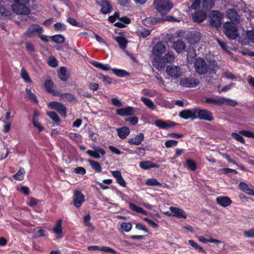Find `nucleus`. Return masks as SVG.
Listing matches in <instances>:
<instances>
[{
    "instance_id": "37",
    "label": "nucleus",
    "mask_w": 254,
    "mask_h": 254,
    "mask_svg": "<svg viewBox=\"0 0 254 254\" xmlns=\"http://www.w3.org/2000/svg\"><path fill=\"white\" fill-rule=\"evenodd\" d=\"M205 102L208 103H211L214 105H221V97L216 98H205Z\"/></svg>"
},
{
    "instance_id": "4",
    "label": "nucleus",
    "mask_w": 254,
    "mask_h": 254,
    "mask_svg": "<svg viewBox=\"0 0 254 254\" xmlns=\"http://www.w3.org/2000/svg\"><path fill=\"white\" fill-rule=\"evenodd\" d=\"M224 32L230 39H235L238 36V29L233 22H226L224 24Z\"/></svg>"
},
{
    "instance_id": "43",
    "label": "nucleus",
    "mask_w": 254,
    "mask_h": 254,
    "mask_svg": "<svg viewBox=\"0 0 254 254\" xmlns=\"http://www.w3.org/2000/svg\"><path fill=\"white\" fill-rule=\"evenodd\" d=\"M186 164L187 167L190 170L194 171L196 169V163L192 159H188L186 160Z\"/></svg>"
},
{
    "instance_id": "20",
    "label": "nucleus",
    "mask_w": 254,
    "mask_h": 254,
    "mask_svg": "<svg viewBox=\"0 0 254 254\" xmlns=\"http://www.w3.org/2000/svg\"><path fill=\"white\" fill-rule=\"evenodd\" d=\"M192 18L194 21L201 22L206 18V14L202 10L197 11L192 14Z\"/></svg>"
},
{
    "instance_id": "57",
    "label": "nucleus",
    "mask_w": 254,
    "mask_h": 254,
    "mask_svg": "<svg viewBox=\"0 0 254 254\" xmlns=\"http://www.w3.org/2000/svg\"><path fill=\"white\" fill-rule=\"evenodd\" d=\"M143 220L145 222H147L148 225L151 226L152 227H153L154 229H156L158 227V225L156 224L155 222H154L153 220L149 219L147 217H144L143 218Z\"/></svg>"
},
{
    "instance_id": "2",
    "label": "nucleus",
    "mask_w": 254,
    "mask_h": 254,
    "mask_svg": "<svg viewBox=\"0 0 254 254\" xmlns=\"http://www.w3.org/2000/svg\"><path fill=\"white\" fill-rule=\"evenodd\" d=\"M195 71L199 75L209 73H215L218 69L217 63L215 61H210L207 64L202 58H197L194 63Z\"/></svg>"
},
{
    "instance_id": "5",
    "label": "nucleus",
    "mask_w": 254,
    "mask_h": 254,
    "mask_svg": "<svg viewBox=\"0 0 254 254\" xmlns=\"http://www.w3.org/2000/svg\"><path fill=\"white\" fill-rule=\"evenodd\" d=\"M166 72L172 78H178L184 73L182 68L177 65H168L166 67Z\"/></svg>"
},
{
    "instance_id": "48",
    "label": "nucleus",
    "mask_w": 254,
    "mask_h": 254,
    "mask_svg": "<svg viewBox=\"0 0 254 254\" xmlns=\"http://www.w3.org/2000/svg\"><path fill=\"white\" fill-rule=\"evenodd\" d=\"M52 40L57 43H63L64 41V38L61 35H56L51 37Z\"/></svg>"
},
{
    "instance_id": "54",
    "label": "nucleus",
    "mask_w": 254,
    "mask_h": 254,
    "mask_svg": "<svg viewBox=\"0 0 254 254\" xmlns=\"http://www.w3.org/2000/svg\"><path fill=\"white\" fill-rule=\"evenodd\" d=\"M240 133L245 136L254 138V132L248 130H240Z\"/></svg>"
},
{
    "instance_id": "42",
    "label": "nucleus",
    "mask_w": 254,
    "mask_h": 254,
    "mask_svg": "<svg viewBox=\"0 0 254 254\" xmlns=\"http://www.w3.org/2000/svg\"><path fill=\"white\" fill-rule=\"evenodd\" d=\"M218 172L219 174H224L225 175H228L230 173H233L235 175L237 174L238 173V172L236 170L230 169V168H228L220 169L218 170Z\"/></svg>"
},
{
    "instance_id": "49",
    "label": "nucleus",
    "mask_w": 254,
    "mask_h": 254,
    "mask_svg": "<svg viewBox=\"0 0 254 254\" xmlns=\"http://www.w3.org/2000/svg\"><path fill=\"white\" fill-rule=\"evenodd\" d=\"M242 135L241 134L240 132L239 133L236 132H232L231 134L232 137L235 139L236 141L241 143H245V140Z\"/></svg>"
},
{
    "instance_id": "1",
    "label": "nucleus",
    "mask_w": 254,
    "mask_h": 254,
    "mask_svg": "<svg viewBox=\"0 0 254 254\" xmlns=\"http://www.w3.org/2000/svg\"><path fill=\"white\" fill-rule=\"evenodd\" d=\"M166 51L167 47L162 42H157L152 48V54L153 56L152 64L158 70H161L164 68L163 55L166 53Z\"/></svg>"
},
{
    "instance_id": "21",
    "label": "nucleus",
    "mask_w": 254,
    "mask_h": 254,
    "mask_svg": "<svg viewBox=\"0 0 254 254\" xmlns=\"http://www.w3.org/2000/svg\"><path fill=\"white\" fill-rule=\"evenodd\" d=\"M101 11L104 14L110 12L112 10V6L108 0H102L101 1Z\"/></svg>"
},
{
    "instance_id": "7",
    "label": "nucleus",
    "mask_w": 254,
    "mask_h": 254,
    "mask_svg": "<svg viewBox=\"0 0 254 254\" xmlns=\"http://www.w3.org/2000/svg\"><path fill=\"white\" fill-rule=\"evenodd\" d=\"M196 119L211 121L213 120L212 113L205 109L196 108Z\"/></svg>"
},
{
    "instance_id": "31",
    "label": "nucleus",
    "mask_w": 254,
    "mask_h": 254,
    "mask_svg": "<svg viewBox=\"0 0 254 254\" xmlns=\"http://www.w3.org/2000/svg\"><path fill=\"white\" fill-rule=\"evenodd\" d=\"M92 65H93L95 67L104 71H107L111 69V67L109 64H103L102 63H99L97 62H94L92 63Z\"/></svg>"
},
{
    "instance_id": "26",
    "label": "nucleus",
    "mask_w": 254,
    "mask_h": 254,
    "mask_svg": "<svg viewBox=\"0 0 254 254\" xmlns=\"http://www.w3.org/2000/svg\"><path fill=\"white\" fill-rule=\"evenodd\" d=\"M221 105L234 107L238 105V102L236 100L228 98L221 97Z\"/></svg>"
},
{
    "instance_id": "38",
    "label": "nucleus",
    "mask_w": 254,
    "mask_h": 254,
    "mask_svg": "<svg viewBox=\"0 0 254 254\" xmlns=\"http://www.w3.org/2000/svg\"><path fill=\"white\" fill-rule=\"evenodd\" d=\"M112 70L116 75L119 77H124L128 75V72L124 69L112 68Z\"/></svg>"
},
{
    "instance_id": "44",
    "label": "nucleus",
    "mask_w": 254,
    "mask_h": 254,
    "mask_svg": "<svg viewBox=\"0 0 254 254\" xmlns=\"http://www.w3.org/2000/svg\"><path fill=\"white\" fill-rule=\"evenodd\" d=\"M145 184L148 186H161V184L155 178L147 179Z\"/></svg>"
},
{
    "instance_id": "35",
    "label": "nucleus",
    "mask_w": 254,
    "mask_h": 254,
    "mask_svg": "<svg viewBox=\"0 0 254 254\" xmlns=\"http://www.w3.org/2000/svg\"><path fill=\"white\" fill-rule=\"evenodd\" d=\"M202 6L205 10H209L213 6L212 0H202Z\"/></svg>"
},
{
    "instance_id": "22",
    "label": "nucleus",
    "mask_w": 254,
    "mask_h": 254,
    "mask_svg": "<svg viewBox=\"0 0 254 254\" xmlns=\"http://www.w3.org/2000/svg\"><path fill=\"white\" fill-rule=\"evenodd\" d=\"M239 186L240 189L247 194L254 196V190L250 188L245 183L241 182Z\"/></svg>"
},
{
    "instance_id": "45",
    "label": "nucleus",
    "mask_w": 254,
    "mask_h": 254,
    "mask_svg": "<svg viewBox=\"0 0 254 254\" xmlns=\"http://www.w3.org/2000/svg\"><path fill=\"white\" fill-rule=\"evenodd\" d=\"M227 15L231 20H236L237 19V13L234 9H229L227 12Z\"/></svg>"
},
{
    "instance_id": "62",
    "label": "nucleus",
    "mask_w": 254,
    "mask_h": 254,
    "mask_svg": "<svg viewBox=\"0 0 254 254\" xmlns=\"http://www.w3.org/2000/svg\"><path fill=\"white\" fill-rule=\"evenodd\" d=\"M135 228L136 229L139 230H142L146 233H148L149 232L147 227L143 225L142 223H138L136 224Z\"/></svg>"
},
{
    "instance_id": "39",
    "label": "nucleus",
    "mask_w": 254,
    "mask_h": 254,
    "mask_svg": "<svg viewBox=\"0 0 254 254\" xmlns=\"http://www.w3.org/2000/svg\"><path fill=\"white\" fill-rule=\"evenodd\" d=\"M144 138V135L142 133H139L136 135L134 137L130 139L129 143H141Z\"/></svg>"
},
{
    "instance_id": "50",
    "label": "nucleus",
    "mask_w": 254,
    "mask_h": 254,
    "mask_svg": "<svg viewBox=\"0 0 254 254\" xmlns=\"http://www.w3.org/2000/svg\"><path fill=\"white\" fill-rule=\"evenodd\" d=\"M91 216L89 214L85 215L83 217V223L86 227H92V224L90 222Z\"/></svg>"
},
{
    "instance_id": "6",
    "label": "nucleus",
    "mask_w": 254,
    "mask_h": 254,
    "mask_svg": "<svg viewBox=\"0 0 254 254\" xmlns=\"http://www.w3.org/2000/svg\"><path fill=\"white\" fill-rule=\"evenodd\" d=\"M199 83L198 79L193 77H189L181 78L179 84L180 86L184 87L194 88L199 85Z\"/></svg>"
},
{
    "instance_id": "13",
    "label": "nucleus",
    "mask_w": 254,
    "mask_h": 254,
    "mask_svg": "<svg viewBox=\"0 0 254 254\" xmlns=\"http://www.w3.org/2000/svg\"><path fill=\"white\" fill-rule=\"evenodd\" d=\"M85 197L79 190H76L74 192L73 195V203L74 205L78 208L82 203L84 201Z\"/></svg>"
},
{
    "instance_id": "58",
    "label": "nucleus",
    "mask_w": 254,
    "mask_h": 254,
    "mask_svg": "<svg viewBox=\"0 0 254 254\" xmlns=\"http://www.w3.org/2000/svg\"><path fill=\"white\" fill-rule=\"evenodd\" d=\"M193 37H194V40L192 39V37H190L189 40V42L191 44H195V43L199 42V41L200 40V35H199V33H197L196 34H194L193 35Z\"/></svg>"
},
{
    "instance_id": "60",
    "label": "nucleus",
    "mask_w": 254,
    "mask_h": 254,
    "mask_svg": "<svg viewBox=\"0 0 254 254\" xmlns=\"http://www.w3.org/2000/svg\"><path fill=\"white\" fill-rule=\"evenodd\" d=\"M244 235L248 238H254V228H252L244 232Z\"/></svg>"
},
{
    "instance_id": "16",
    "label": "nucleus",
    "mask_w": 254,
    "mask_h": 254,
    "mask_svg": "<svg viewBox=\"0 0 254 254\" xmlns=\"http://www.w3.org/2000/svg\"><path fill=\"white\" fill-rule=\"evenodd\" d=\"M87 249L89 251H97L100 250L107 253H110L113 254H117L116 252L114 249L106 246H90L87 247Z\"/></svg>"
},
{
    "instance_id": "3",
    "label": "nucleus",
    "mask_w": 254,
    "mask_h": 254,
    "mask_svg": "<svg viewBox=\"0 0 254 254\" xmlns=\"http://www.w3.org/2000/svg\"><path fill=\"white\" fill-rule=\"evenodd\" d=\"M154 4L155 9L162 15L167 14L173 7L169 0H155Z\"/></svg>"
},
{
    "instance_id": "27",
    "label": "nucleus",
    "mask_w": 254,
    "mask_h": 254,
    "mask_svg": "<svg viewBox=\"0 0 254 254\" xmlns=\"http://www.w3.org/2000/svg\"><path fill=\"white\" fill-rule=\"evenodd\" d=\"M163 59L164 62V65L166 63H172L174 62L175 57L173 52H168L164 56H163Z\"/></svg>"
},
{
    "instance_id": "30",
    "label": "nucleus",
    "mask_w": 254,
    "mask_h": 254,
    "mask_svg": "<svg viewBox=\"0 0 254 254\" xmlns=\"http://www.w3.org/2000/svg\"><path fill=\"white\" fill-rule=\"evenodd\" d=\"M62 220L59 219L57 220L56 224L53 228L54 233L57 235H61L63 232L62 229Z\"/></svg>"
},
{
    "instance_id": "17",
    "label": "nucleus",
    "mask_w": 254,
    "mask_h": 254,
    "mask_svg": "<svg viewBox=\"0 0 254 254\" xmlns=\"http://www.w3.org/2000/svg\"><path fill=\"white\" fill-rule=\"evenodd\" d=\"M216 201L217 204L222 207H226L232 203V200L227 196H219L216 198Z\"/></svg>"
},
{
    "instance_id": "18",
    "label": "nucleus",
    "mask_w": 254,
    "mask_h": 254,
    "mask_svg": "<svg viewBox=\"0 0 254 254\" xmlns=\"http://www.w3.org/2000/svg\"><path fill=\"white\" fill-rule=\"evenodd\" d=\"M117 114L121 116H131L134 114V109L128 106L126 108H120L117 110Z\"/></svg>"
},
{
    "instance_id": "28",
    "label": "nucleus",
    "mask_w": 254,
    "mask_h": 254,
    "mask_svg": "<svg viewBox=\"0 0 254 254\" xmlns=\"http://www.w3.org/2000/svg\"><path fill=\"white\" fill-rule=\"evenodd\" d=\"M4 1L0 0V17L1 18H5L8 16H10L11 12L8 10L6 9L5 7L3 6L2 3Z\"/></svg>"
},
{
    "instance_id": "51",
    "label": "nucleus",
    "mask_w": 254,
    "mask_h": 254,
    "mask_svg": "<svg viewBox=\"0 0 254 254\" xmlns=\"http://www.w3.org/2000/svg\"><path fill=\"white\" fill-rule=\"evenodd\" d=\"M121 226V228L127 232H129L132 228V224L130 223L123 222Z\"/></svg>"
},
{
    "instance_id": "15",
    "label": "nucleus",
    "mask_w": 254,
    "mask_h": 254,
    "mask_svg": "<svg viewBox=\"0 0 254 254\" xmlns=\"http://www.w3.org/2000/svg\"><path fill=\"white\" fill-rule=\"evenodd\" d=\"M154 124L157 127L165 129L173 127L176 125L175 123L171 121H164L161 120H156Z\"/></svg>"
},
{
    "instance_id": "61",
    "label": "nucleus",
    "mask_w": 254,
    "mask_h": 254,
    "mask_svg": "<svg viewBox=\"0 0 254 254\" xmlns=\"http://www.w3.org/2000/svg\"><path fill=\"white\" fill-rule=\"evenodd\" d=\"M54 28L56 31H62L65 29V26L61 23H57L54 24Z\"/></svg>"
},
{
    "instance_id": "11",
    "label": "nucleus",
    "mask_w": 254,
    "mask_h": 254,
    "mask_svg": "<svg viewBox=\"0 0 254 254\" xmlns=\"http://www.w3.org/2000/svg\"><path fill=\"white\" fill-rule=\"evenodd\" d=\"M25 4L14 3L12 5L13 11L17 14H28L30 9L25 5Z\"/></svg>"
},
{
    "instance_id": "56",
    "label": "nucleus",
    "mask_w": 254,
    "mask_h": 254,
    "mask_svg": "<svg viewBox=\"0 0 254 254\" xmlns=\"http://www.w3.org/2000/svg\"><path fill=\"white\" fill-rule=\"evenodd\" d=\"M45 86L49 92H51L53 86V82L50 79H47L45 82Z\"/></svg>"
},
{
    "instance_id": "32",
    "label": "nucleus",
    "mask_w": 254,
    "mask_h": 254,
    "mask_svg": "<svg viewBox=\"0 0 254 254\" xmlns=\"http://www.w3.org/2000/svg\"><path fill=\"white\" fill-rule=\"evenodd\" d=\"M59 77L63 81H66L68 78V74L65 67H62L60 70Z\"/></svg>"
},
{
    "instance_id": "47",
    "label": "nucleus",
    "mask_w": 254,
    "mask_h": 254,
    "mask_svg": "<svg viewBox=\"0 0 254 254\" xmlns=\"http://www.w3.org/2000/svg\"><path fill=\"white\" fill-rule=\"evenodd\" d=\"M47 115L56 123H59L61 121L57 114L54 112H47Z\"/></svg>"
},
{
    "instance_id": "12",
    "label": "nucleus",
    "mask_w": 254,
    "mask_h": 254,
    "mask_svg": "<svg viewBox=\"0 0 254 254\" xmlns=\"http://www.w3.org/2000/svg\"><path fill=\"white\" fill-rule=\"evenodd\" d=\"M43 31V29L38 25L32 24L27 29L25 33V35L31 37L34 35L41 34Z\"/></svg>"
},
{
    "instance_id": "36",
    "label": "nucleus",
    "mask_w": 254,
    "mask_h": 254,
    "mask_svg": "<svg viewBox=\"0 0 254 254\" xmlns=\"http://www.w3.org/2000/svg\"><path fill=\"white\" fill-rule=\"evenodd\" d=\"M189 244L196 250H198L199 252L202 253H206L205 250L200 247L197 243H195L193 240H190L188 241Z\"/></svg>"
},
{
    "instance_id": "10",
    "label": "nucleus",
    "mask_w": 254,
    "mask_h": 254,
    "mask_svg": "<svg viewBox=\"0 0 254 254\" xmlns=\"http://www.w3.org/2000/svg\"><path fill=\"white\" fill-rule=\"evenodd\" d=\"M48 106L51 109L56 110L61 116L66 117V109L63 104L58 102H51Z\"/></svg>"
},
{
    "instance_id": "63",
    "label": "nucleus",
    "mask_w": 254,
    "mask_h": 254,
    "mask_svg": "<svg viewBox=\"0 0 254 254\" xmlns=\"http://www.w3.org/2000/svg\"><path fill=\"white\" fill-rule=\"evenodd\" d=\"M126 121L129 122L130 124L135 125L137 123L138 120V118L136 117H131L128 118Z\"/></svg>"
},
{
    "instance_id": "34",
    "label": "nucleus",
    "mask_w": 254,
    "mask_h": 254,
    "mask_svg": "<svg viewBox=\"0 0 254 254\" xmlns=\"http://www.w3.org/2000/svg\"><path fill=\"white\" fill-rule=\"evenodd\" d=\"M116 40L118 43L121 49H124L126 48L127 41L125 37L122 36L117 37L116 38Z\"/></svg>"
},
{
    "instance_id": "9",
    "label": "nucleus",
    "mask_w": 254,
    "mask_h": 254,
    "mask_svg": "<svg viewBox=\"0 0 254 254\" xmlns=\"http://www.w3.org/2000/svg\"><path fill=\"white\" fill-rule=\"evenodd\" d=\"M210 24L214 27H220L222 24V15L218 11H212L210 14Z\"/></svg>"
},
{
    "instance_id": "33",
    "label": "nucleus",
    "mask_w": 254,
    "mask_h": 254,
    "mask_svg": "<svg viewBox=\"0 0 254 254\" xmlns=\"http://www.w3.org/2000/svg\"><path fill=\"white\" fill-rule=\"evenodd\" d=\"M141 100L143 102V103L149 108L154 110L155 108V105L152 100L147 98L142 97L141 98Z\"/></svg>"
},
{
    "instance_id": "29",
    "label": "nucleus",
    "mask_w": 254,
    "mask_h": 254,
    "mask_svg": "<svg viewBox=\"0 0 254 254\" xmlns=\"http://www.w3.org/2000/svg\"><path fill=\"white\" fill-rule=\"evenodd\" d=\"M88 162L91 168L96 172L100 173L102 171V167L99 163L93 160H88Z\"/></svg>"
},
{
    "instance_id": "53",
    "label": "nucleus",
    "mask_w": 254,
    "mask_h": 254,
    "mask_svg": "<svg viewBox=\"0 0 254 254\" xmlns=\"http://www.w3.org/2000/svg\"><path fill=\"white\" fill-rule=\"evenodd\" d=\"M146 150V147H136L134 150H133V153L137 154L139 155H143L145 154V151Z\"/></svg>"
},
{
    "instance_id": "23",
    "label": "nucleus",
    "mask_w": 254,
    "mask_h": 254,
    "mask_svg": "<svg viewBox=\"0 0 254 254\" xmlns=\"http://www.w3.org/2000/svg\"><path fill=\"white\" fill-rule=\"evenodd\" d=\"M139 166L141 169L144 170H148L151 168H158V165L152 163L149 161H141L139 163Z\"/></svg>"
},
{
    "instance_id": "59",
    "label": "nucleus",
    "mask_w": 254,
    "mask_h": 254,
    "mask_svg": "<svg viewBox=\"0 0 254 254\" xmlns=\"http://www.w3.org/2000/svg\"><path fill=\"white\" fill-rule=\"evenodd\" d=\"M74 172L76 174L83 175L86 173V170L84 167H77L75 168Z\"/></svg>"
},
{
    "instance_id": "8",
    "label": "nucleus",
    "mask_w": 254,
    "mask_h": 254,
    "mask_svg": "<svg viewBox=\"0 0 254 254\" xmlns=\"http://www.w3.org/2000/svg\"><path fill=\"white\" fill-rule=\"evenodd\" d=\"M92 148L93 150H88L87 154L94 159H99L101 156H104L106 154V151L103 148L95 146L94 144Z\"/></svg>"
},
{
    "instance_id": "14",
    "label": "nucleus",
    "mask_w": 254,
    "mask_h": 254,
    "mask_svg": "<svg viewBox=\"0 0 254 254\" xmlns=\"http://www.w3.org/2000/svg\"><path fill=\"white\" fill-rule=\"evenodd\" d=\"M196 108L191 110H185L181 111L179 114V116L184 119L187 120L191 119L192 120L196 119Z\"/></svg>"
},
{
    "instance_id": "64",
    "label": "nucleus",
    "mask_w": 254,
    "mask_h": 254,
    "mask_svg": "<svg viewBox=\"0 0 254 254\" xmlns=\"http://www.w3.org/2000/svg\"><path fill=\"white\" fill-rule=\"evenodd\" d=\"M88 87L89 89L93 91H96L99 88V85L96 83H90Z\"/></svg>"
},
{
    "instance_id": "41",
    "label": "nucleus",
    "mask_w": 254,
    "mask_h": 254,
    "mask_svg": "<svg viewBox=\"0 0 254 254\" xmlns=\"http://www.w3.org/2000/svg\"><path fill=\"white\" fill-rule=\"evenodd\" d=\"M25 171L23 168H20L17 173L13 175V178L18 181H22L24 179Z\"/></svg>"
},
{
    "instance_id": "55",
    "label": "nucleus",
    "mask_w": 254,
    "mask_h": 254,
    "mask_svg": "<svg viewBox=\"0 0 254 254\" xmlns=\"http://www.w3.org/2000/svg\"><path fill=\"white\" fill-rule=\"evenodd\" d=\"M129 207L131 210L139 213L142 208V207L138 206L137 205L131 202H130L129 203Z\"/></svg>"
},
{
    "instance_id": "24",
    "label": "nucleus",
    "mask_w": 254,
    "mask_h": 254,
    "mask_svg": "<svg viewBox=\"0 0 254 254\" xmlns=\"http://www.w3.org/2000/svg\"><path fill=\"white\" fill-rule=\"evenodd\" d=\"M173 48L177 53H182L185 49V45L184 42L181 40H178L176 42H174L173 44Z\"/></svg>"
},
{
    "instance_id": "40",
    "label": "nucleus",
    "mask_w": 254,
    "mask_h": 254,
    "mask_svg": "<svg viewBox=\"0 0 254 254\" xmlns=\"http://www.w3.org/2000/svg\"><path fill=\"white\" fill-rule=\"evenodd\" d=\"M26 98H28L29 100H31L32 101L37 103L38 100L36 96L31 92L30 89H26Z\"/></svg>"
},
{
    "instance_id": "25",
    "label": "nucleus",
    "mask_w": 254,
    "mask_h": 254,
    "mask_svg": "<svg viewBox=\"0 0 254 254\" xmlns=\"http://www.w3.org/2000/svg\"><path fill=\"white\" fill-rule=\"evenodd\" d=\"M118 136L121 138H126L129 133V129L127 127H123L117 129Z\"/></svg>"
},
{
    "instance_id": "52",
    "label": "nucleus",
    "mask_w": 254,
    "mask_h": 254,
    "mask_svg": "<svg viewBox=\"0 0 254 254\" xmlns=\"http://www.w3.org/2000/svg\"><path fill=\"white\" fill-rule=\"evenodd\" d=\"M151 31L146 29H142V30L138 31V35L139 37L145 38L150 34Z\"/></svg>"
},
{
    "instance_id": "19",
    "label": "nucleus",
    "mask_w": 254,
    "mask_h": 254,
    "mask_svg": "<svg viewBox=\"0 0 254 254\" xmlns=\"http://www.w3.org/2000/svg\"><path fill=\"white\" fill-rule=\"evenodd\" d=\"M170 210L171 212V215L173 216L176 217L177 218H186L187 215L183 210L179 208L178 207H175L173 206H171L170 207Z\"/></svg>"
},
{
    "instance_id": "46",
    "label": "nucleus",
    "mask_w": 254,
    "mask_h": 254,
    "mask_svg": "<svg viewBox=\"0 0 254 254\" xmlns=\"http://www.w3.org/2000/svg\"><path fill=\"white\" fill-rule=\"evenodd\" d=\"M20 73L21 77L25 80V82L28 83L31 82V78H30L28 72L26 71L24 67L22 68Z\"/></svg>"
}]
</instances>
